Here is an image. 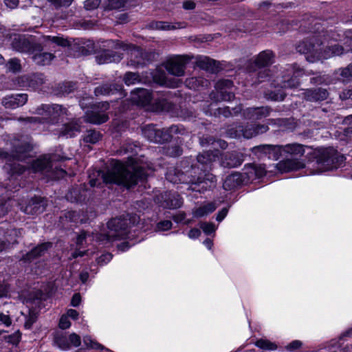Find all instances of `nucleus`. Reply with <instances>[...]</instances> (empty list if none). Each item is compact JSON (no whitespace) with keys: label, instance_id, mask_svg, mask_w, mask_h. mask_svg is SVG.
Segmentation results:
<instances>
[{"label":"nucleus","instance_id":"obj_47","mask_svg":"<svg viewBox=\"0 0 352 352\" xmlns=\"http://www.w3.org/2000/svg\"><path fill=\"white\" fill-rule=\"evenodd\" d=\"M77 131H78V128L76 124L67 123L63 125L61 133L67 137L73 138Z\"/></svg>","mask_w":352,"mask_h":352},{"label":"nucleus","instance_id":"obj_18","mask_svg":"<svg viewBox=\"0 0 352 352\" xmlns=\"http://www.w3.org/2000/svg\"><path fill=\"white\" fill-rule=\"evenodd\" d=\"M53 243L50 241L38 243L29 252L23 254L21 261L25 263H30L36 259L44 256L45 254L52 248Z\"/></svg>","mask_w":352,"mask_h":352},{"label":"nucleus","instance_id":"obj_13","mask_svg":"<svg viewBox=\"0 0 352 352\" xmlns=\"http://www.w3.org/2000/svg\"><path fill=\"white\" fill-rule=\"evenodd\" d=\"M14 84L21 89H36L44 83L43 74H32L15 78Z\"/></svg>","mask_w":352,"mask_h":352},{"label":"nucleus","instance_id":"obj_25","mask_svg":"<svg viewBox=\"0 0 352 352\" xmlns=\"http://www.w3.org/2000/svg\"><path fill=\"white\" fill-rule=\"evenodd\" d=\"M296 51L306 56L308 61L314 62L317 52L316 45L310 40L300 41L296 47Z\"/></svg>","mask_w":352,"mask_h":352},{"label":"nucleus","instance_id":"obj_30","mask_svg":"<svg viewBox=\"0 0 352 352\" xmlns=\"http://www.w3.org/2000/svg\"><path fill=\"white\" fill-rule=\"evenodd\" d=\"M329 96L328 91L322 87L307 89L305 91V98L310 102L323 101Z\"/></svg>","mask_w":352,"mask_h":352},{"label":"nucleus","instance_id":"obj_9","mask_svg":"<svg viewBox=\"0 0 352 352\" xmlns=\"http://www.w3.org/2000/svg\"><path fill=\"white\" fill-rule=\"evenodd\" d=\"M136 216L131 217L129 219L125 217H116L111 219L107 223L109 233L107 234V239L109 241H118L126 239L129 238V223L133 224L135 223Z\"/></svg>","mask_w":352,"mask_h":352},{"label":"nucleus","instance_id":"obj_38","mask_svg":"<svg viewBox=\"0 0 352 352\" xmlns=\"http://www.w3.org/2000/svg\"><path fill=\"white\" fill-rule=\"evenodd\" d=\"M208 80L201 77H192L185 81L186 85L190 89L198 90L208 85Z\"/></svg>","mask_w":352,"mask_h":352},{"label":"nucleus","instance_id":"obj_6","mask_svg":"<svg viewBox=\"0 0 352 352\" xmlns=\"http://www.w3.org/2000/svg\"><path fill=\"white\" fill-rule=\"evenodd\" d=\"M67 109L60 104H43L36 109L37 113L41 117H19L18 120L25 125L55 124L59 122L63 116L67 114Z\"/></svg>","mask_w":352,"mask_h":352},{"label":"nucleus","instance_id":"obj_46","mask_svg":"<svg viewBox=\"0 0 352 352\" xmlns=\"http://www.w3.org/2000/svg\"><path fill=\"white\" fill-rule=\"evenodd\" d=\"M123 81L126 85L129 86L140 82V77L138 73L127 72L124 75Z\"/></svg>","mask_w":352,"mask_h":352},{"label":"nucleus","instance_id":"obj_52","mask_svg":"<svg viewBox=\"0 0 352 352\" xmlns=\"http://www.w3.org/2000/svg\"><path fill=\"white\" fill-rule=\"evenodd\" d=\"M25 171V168L23 165H14L10 168V177L19 178L21 177Z\"/></svg>","mask_w":352,"mask_h":352},{"label":"nucleus","instance_id":"obj_54","mask_svg":"<svg viewBox=\"0 0 352 352\" xmlns=\"http://www.w3.org/2000/svg\"><path fill=\"white\" fill-rule=\"evenodd\" d=\"M173 223L170 220H162L157 223L156 229L158 231H168L171 229Z\"/></svg>","mask_w":352,"mask_h":352},{"label":"nucleus","instance_id":"obj_40","mask_svg":"<svg viewBox=\"0 0 352 352\" xmlns=\"http://www.w3.org/2000/svg\"><path fill=\"white\" fill-rule=\"evenodd\" d=\"M94 93L96 97L100 96H110L115 93V89L113 88L111 84L102 83L95 87Z\"/></svg>","mask_w":352,"mask_h":352},{"label":"nucleus","instance_id":"obj_63","mask_svg":"<svg viewBox=\"0 0 352 352\" xmlns=\"http://www.w3.org/2000/svg\"><path fill=\"white\" fill-rule=\"evenodd\" d=\"M64 217L68 222L76 223L78 219L76 212L74 210H69L65 212Z\"/></svg>","mask_w":352,"mask_h":352},{"label":"nucleus","instance_id":"obj_11","mask_svg":"<svg viewBox=\"0 0 352 352\" xmlns=\"http://www.w3.org/2000/svg\"><path fill=\"white\" fill-rule=\"evenodd\" d=\"M113 47L115 49H120L127 52L129 55L128 60L130 65L135 67L144 65L145 53L140 47L132 43H126L119 40L113 41Z\"/></svg>","mask_w":352,"mask_h":352},{"label":"nucleus","instance_id":"obj_36","mask_svg":"<svg viewBox=\"0 0 352 352\" xmlns=\"http://www.w3.org/2000/svg\"><path fill=\"white\" fill-rule=\"evenodd\" d=\"M102 134L96 129H87L82 135V140L86 143L95 144L102 139Z\"/></svg>","mask_w":352,"mask_h":352},{"label":"nucleus","instance_id":"obj_35","mask_svg":"<svg viewBox=\"0 0 352 352\" xmlns=\"http://www.w3.org/2000/svg\"><path fill=\"white\" fill-rule=\"evenodd\" d=\"M150 106V111L158 113L168 111L171 109L172 104L166 98H157L152 104L151 103Z\"/></svg>","mask_w":352,"mask_h":352},{"label":"nucleus","instance_id":"obj_32","mask_svg":"<svg viewBox=\"0 0 352 352\" xmlns=\"http://www.w3.org/2000/svg\"><path fill=\"white\" fill-rule=\"evenodd\" d=\"M94 110L95 109L87 110L85 112V120L87 122L94 124H101L109 120V117L107 113Z\"/></svg>","mask_w":352,"mask_h":352},{"label":"nucleus","instance_id":"obj_27","mask_svg":"<svg viewBox=\"0 0 352 352\" xmlns=\"http://www.w3.org/2000/svg\"><path fill=\"white\" fill-rule=\"evenodd\" d=\"M272 109L270 107H249L244 111L246 119L252 120H261L267 117Z\"/></svg>","mask_w":352,"mask_h":352},{"label":"nucleus","instance_id":"obj_8","mask_svg":"<svg viewBox=\"0 0 352 352\" xmlns=\"http://www.w3.org/2000/svg\"><path fill=\"white\" fill-rule=\"evenodd\" d=\"M314 154L316 163L327 170L336 169L342 166L346 160L345 156L332 146L318 148Z\"/></svg>","mask_w":352,"mask_h":352},{"label":"nucleus","instance_id":"obj_12","mask_svg":"<svg viewBox=\"0 0 352 352\" xmlns=\"http://www.w3.org/2000/svg\"><path fill=\"white\" fill-rule=\"evenodd\" d=\"M234 82L230 79H219L215 83L214 98L218 101H231L234 98L233 92Z\"/></svg>","mask_w":352,"mask_h":352},{"label":"nucleus","instance_id":"obj_7","mask_svg":"<svg viewBox=\"0 0 352 352\" xmlns=\"http://www.w3.org/2000/svg\"><path fill=\"white\" fill-rule=\"evenodd\" d=\"M186 130L182 124H173L168 128L158 129L153 124L146 125L142 129L144 136L151 142L156 144H164L170 142L174 135H185Z\"/></svg>","mask_w":352,"mask_h":352},{"label":"nucleus","instance_id":"obj_56","mask_svg":"<svg viewBox=\"0 0 352 352\" xmlns=\"http://www.w3.org/2000/svg\"><path fill=\"white\" fill-rule=\"evenodd\" d=\"M100 0H86L84 1V8L87 10H94L98 8Z\"/></svg>","mask_w":352,"mask_h":352},{"label":"nucleus","instance_id":"obj_60","mask_svg":"<svg viewBox=\"0 0 352 352\" xmlns=\"http://www.w3.org/2000/svg\"><path fill=\"white\" fill-rule=\"evenodd\" d=\"M53 4L56 8L61 7H69L73 0H47Z\"/></svg>","mask_w":352,"mask_h":352},{"label":"nucleus","instance_id":"obj_61","mask_svg":"<svg viewBox=\"0 0 352 352\" xmlns=\"http://www.w3.org/2000/svg\"><path fill=\"white\" fill-rule=\"evenodd\" d=\"M344 44L348 47L346 51L352 52V30H348L345 32V37L344 38Z\"/></svg>","mask_w":352,"mask_h":352},{"label":"nucleus","instance_id":"obj_51","mask_svg":"<svg viewBox=\"0 0 352 352\" xmlns=\"http://www.w3.org/2000/svg\"><path fill=\"white\" fill-rule=\"evenodd\" d=\"M8 69L13 73L19 72L21 70V65L18 58H11L7 63Z\"/></svg>","mask_w":352,"mask_h":352},{"label":"nucleus","instance_id":"obj_55","mask_svg":"<svg viewBox=\"0 0 352 352\" xmlns=\"http://www.w3.org/2000/svg\"><path fill=\"white\" fill-rule=\"evenodd\" d=\"M113 258V254L110 252H106L97 258L96 261L98 265H103L107 264Z\"/></svg>","mask_w":352,"mask_h":352},{"label":"nucleus","instance_id":"obj_44","mask_svg":"<svg viewBox=\"0 0 352 352\" xmlns=\"http://www.w3.org/2000/svg\"><path fill=\"white\" fill-rule=\"evenodd\" d=\"M164 153L170 157H177L183 154V149L179 144L168 145L164 147Z\"/></svg>","mask_w":352,"mask_h":352},{"label":"nucleus","instance_id":"obj_39","mask_svg":"<svg viewBox=\"0 0 352 352\" xmlns=\"http://www.w3.org/2000/svg\"><path fill=\"white\" fill-rule=\"evenodd\" d=\"M34 61L41 65H45L50 63L51 60L54 58V55L49 52H37L32 53Z\"/></svg>","mask_w":352,"mask_h":352},{"label":"nucleus","instance_id":"obj_31","mask_svg":"<svg viewBox=\"0 0 352 352\" xmlns=\"http://www.w3.org/2000/svg\"><path fill=\"white\" fill-rule=\"evenodd\" d=\"M186 23L184 21H180L171 24L167 21H152L149 23V28L157 30H173L176 29L185 28L186 27Z\"/></svg>","mask_w":352,"mask_h":352},{"label":"nucleus","instance_id":"obj_50","mask_svg":"<svg viewBox=\"0 0 352 352\" xmlns=\"http://www.w3.org/2000/svg\"><path fill=\"white\" fill-rule=\"evenodd\" d=\"M199 227L204 234L208 236L212 235L216 231L215 225L212 222H201Z\"/></svg>","mask_w":352,"mask_h":352},{"label":"nucleus","instance_id":"obj_53","mask_svg":"<svg viewBox=\"0 0 352 352\" xmlns=\"http://www.w3.org/2000/svg\"><path fill=\"white\" fill-rule=\"evenodd\" d=\"M153 81L154 83L159 85H164L166 83V77L163 72H157L152 76Z\"/></svg>","mask_w":352,"mask_h":352},{"label":"nucleus","instance_id":"obj_23","mask_svg":"<svg viewBox=\"0 0 352 352\" xmlns=\"http://www.w3.org/2000/svg\"><path fill=\"white\" fill-rule=\"evenodd\" d=\"M27 94H16L6 96L2 99V104L6 109H16L24 105L28 101Z\"/></svg>","mask_w":352,"mask_h":352},{"label":"nucleus","instance_id":"obj_10","mask_svg":"<svg viewBox=\"0 0 352 352\" xmlns=\"http://www.w3.org/2000/svg\"><path fill=\"white\" fill-rule=\"evenodd\" d=\"M11 45L15 51L30 54L41 52L43 50V45L36 41L34 36H28L25 34L15 35Z\"/></svg>","mask_w":352,"mask_h":352},{"label":"nucleus","instance_id":"obj_57","mask_svg":"<svg viewBox=\"0 0 352 352\" xmlns=\"http://www.w3.org/2000/svg\"><path fill=\"white\" fill-rule=\"evenodd\" d=\"M276 25L280 34L285 33L290 28V23L287 19L280 20Z\"/></svg>","mask_w":352,"mask_h":352},{"label":"nucleus","instance_id":"obj_17","mask_svg":"<svg viewBox=\"0 0 352 352\" xmlns=\"http://www.w3.org/2000/svg\"><path fill=\"white\" fill-rule=\"evenodd\" d=\"M88 185L86 183L73 186L66 195V197L72 203H86L89 199Z\"/></svg>","mask_w":352,"mask_h":352},{"label":"nucleus","instance_id":"obj_20","mask_svg":"<svg viewBox=\"0 0 352 352\" xmlns=\"http://www.w3.org/2000/svg\"><path fill=\"white\" fill-rule=\"evenodd\" d=\"M280 160L276 164V168L280 173H289L294 170H299L305 167V164L302 161L298 158H288Z\"/></svg>","mask_w":352,"mask_h":352},{"label":"nucleus","instance_id":"obj_26","mask_svg":"<svg viewBox=\"0 0 352 352\" xmlns=\"http://www.w3.org/2000/svg\"><path fill=\"white\" fill-rule=\"evenodd\" d=\"M46 206L45 198L34 195L30 199L25 210L31 214H38L44 212Z\"/></svg>","mask_w":352,"mask_h":352},{"label":"nucleus","instance_id":"obj_22","mask_svg":"<svg viewBox=\"0 0 352 352\" xmlns=\"http://www.w3.org/2000/svg\"><path fill=\"white\" fill-rule=\"evenodd\" d=\"M196 65L201 69L212 74H217L222 70L220 62L208 56L199 57L197 58Z\"/></svg>","mask_w":352,"mask_h":352},{"label":"nucleus","instance_id":"obj_4","mask_svg":"<svg viewBox=\"0 0 352 352\" xmlns=\"http://www.w3.org/2000/svg\"><path fill=\"white\" fill-rule=\"evenodd\" d=\"M252 153L259 160L266 159L278 160L281 157L296 158L302 157L305 154V146L302 144L294 143L285 146L273 144H261L254 146Z\"/></svg>","mask_w":352,"mask_h":352},{"label":"nucleus","instance_id":"obj_41","mask_svg":"<svg viewBox=\"0 0 352 352\" xmlns=\"http://www.w3.org/2000/svg\"><path fill=\"white\" fill-rule=\"evenodd\" d=\"M3 186L7 191L16 192L21 188L20 179L16 177H9L3 183Z\"/></svg>","mask_w":352,"mask_h":352},{"label":"nucleus","instance_id":"obj_21","mask_svg":"<svg viewBox=\"0 0 352 352\" xmlns=\"http://www.w3.org/2000/svg\"><path fill=\"white\" fill-rule=\"evenodd\" d=\"M243 173H232L228 175L223 183V187L226 190H232L241 188L247 184Z\"/></svg>","mask_w":352,"mask_h":352},{"label":"nucleus","instance_id":"obj_34","mask_svg":"<svg viewBox=\"0 0 352 352\" xmlns=\"http://www.w3.org/2000/svg\"><path fill=\"white\" fill-rule=\"evenodd\" d=\"M53 345L62 351H67L71 348L68 337L60 332H56L54 334Z\"/></svg>","mask_w":352,"mask_h":352},{"label":"nucleus","instance_id":"obj_33","mask_svg":"<svg viewBox=\"0 0 352 352\" xmlns=\"http://www.w3.org/2000/svg\"><path fill=\"white\" fill-rule=\"evenodd\" d=\"M333 79L342 83L352 81V62L345 67H341L333 72Z\"/></svg>","mask_w":352,"mask_h":352},{"label":"nucleus","instance_id":"obj_19","mask_svg":"<svg viewBox=\"0 0 352 352\" xmlns=\"http://www.w3.org/2000/svg\"><path fill=\"white\" fill-rule=\"evenodd\" d=\"M162 206L168 209H177L184 203L183 198L176 191H166L162 195Z\"/></svg>","mask_w":352,"mask_h":352},{"label":"nucleus","instance_id":"obj_24","mask_svg":"<svg viewBox=\"0 0 352 352\" xmlns=\"http://www.w3.org/2000/svg\"><path fill=\"white\" fill-rule=\"evenodd\" d=\"M95 58L99 65L118 63L122 60V54L112 50H103L96 55Z\"/></svg>","mask_w":352,"mask_h":352},{"label":"nucleus","instance_id":"obj_2","mask_svg":"<svg viewBox=\"0 0 352 352\" xmlns=\"http://www.w3.org/2000/svg\"><path fill=\"white\" fill-rule=\"evenodd\" d=\"M219 151H207L197 156L196 162L191 158L182 160L179 166L169 170L166 178L173 184L199 185L205 182L213 162L219 159Z\"/></svg>","mask_w":352,"mask_h":352},{"label":"nucleus","instance_id":"obj_14","mask_svg":"<svg viewBox=\"0 0 352 352\" xmlns=\"http://www.w3.org/2000/svg\"><path fill=\"white\" fill-rule=\"evenodd\" d=\"M190 58L187 56H176L166 62L165 68L168 74L175 76L184 75L186 65Z\"/></svg>","mask_w":352,"mask_h":352},{"label":"nucleus","instance_id":"obj_37","mask_svg":"<svg viewBox=\"0 0 352 352\" xmlns=\"http://www.w3.org/2000/svg\"><path fill=\"white\" fill-rule=\"evenodd\" d=\"M34 148L32 144L29 142H24L18 144L14 146L15 156L18 159L23 158L28 153L31 152Z\"/></svg>","mask_w":352,"mask_h":352},{"label":"nucleus","instance_id":"obj_28","mask_svg":"<svg viewBox=\"0 0 352 352\" xmlns=\"http://www.w3.org/2000/svg\"><path fill=\"white\" fill-rule=\"evenodd\" d=\"M244 161V155L236 151L226 153L221 159V164L226 168L239 166Z\"/></svg>","mask_w":352,"mask_h":352},{"label":"nucleus","instance_id":"obj_5","mask_svg":"<svg viewBox=\"0 0 352 352\" xmlns=\"http://www.w3.org/2000/svg\"><path fill=\"white\" fill-rule=\"evenodd\" d=\"M66 159V157L55 153L43 154L32 161L30 164V169L34 173H41L52 180H57L66 175L67 172L61 168L56 167L55 170H53V163L63 162Z\"/></svg>","mask_w":352,"mask_h":352},{"label":"nucleus","instance_id":"obj_3","mask_svg":"<svg viewBox=\"0 0 352 352\" xmlns=\"http://www.w3.org/2000/svg\"><path fill=\"white\" fill-rule=\"evenodd\" d=\"M308 75L305 69L296 63L286 65L280 72V76L278 77V85L273 90L265 91V97L272 101H283L287 94L284 89L297 88L300 85V79L304 76Z\"/></svg>","mask_w":352,"mask_h":352},{"label":"nucleus","instance_id":"obj_48","mask_svg":"<svg viewBox=\"0 0 352 352\" xmlns=\"http://www.w3.org/2000/svg\"><path fill=\"white\" fill-rule=\"evenodd\" d=\"M256 346L263 350L274 351L277 349V345L274 342L265 339H259L256 343Z\"/></svg>","mask_w":352,"mask_h":352},{"label":"nucleus","instance_id":"obj_49","mask_svg":"<svg viewBox=\"0 0 352 352\" xmlns=\"http://www.w3.org/2000/svg\"><path fill=\"white\" fill-rule=\"evenodd\" d=\"M95 48V43L93 41H88L84 43V45L80 47L79 51L82 55L87 56L94 53Z\"/></svg>","mask_w":352,"mask_h":352},{"label":"nucleus","instance_id":"obj_62","mask_svg":"<svg viewBox=\"0 0 352 352\" xmlns=\"http://www.w3.org/2000/svg\"><path fill=\"white\" fill-rule=\"evenodd\" d=\"M58 326L62 329H67L70 327L71 322L67 316L63 314L59 320Z\"/></svg>","mask_w":352,"mask_h":352},{"label":"nucleus","instance_id":"obj_42","mask_svg":"<svg viewBox=\"0 0 352 352\" xmlns=\"http://www.w3.org/2000/svg\"><path fill=\"white\" fill-rule=\"evenodd\" d=\"M76 89V83L73 82H64L59 83L56 87V94L66 96L73 92Z\"/></svg>","mask_w":352,"mask_h":352},{"label":"nucleus","instance_id":"obj_59","mask_svg":"<svg viewBox=\"0 0 352 352\" xmlns=\"http://www.w3.org/2000/svg\"><path fill=\"white\" fill-rule=\"evenodd\" d=\"M68 339H69V342L70 343L71 347L72 346L78 347L80 345V343H81L80 337L78 335L76 334L75 333L70 334L68 336Z\"/></svg>","mask_w":352,"mask_h":352},{"label":"nucleus","instance_id":"obj_58","mask_svg":"<svg viewBox=\"0 0 352 352\" xmlns=\"http://www.w3.org/2000/svg\"><path fill=\"white\" fill-rule=\"evenodd\" d=\"M214 138L210 135H203L199 138V143L202 146L213 144Z\"/></svg>","mask_w":352,"mask_h":352},{"label":"nucleus","instance_id":"obj_43","mask_svg":"<svg viewBox=\"0 0 352 352\" xmlns=\"http://www.w3.org/2000/svg\"><path fill=\"white\" fill-rule=\"evenodd\" d=\"M43 38L45 41L54 43L58 46L65 47H69L71 45L70 41L68 39L65 38L62 36L47 35L44 36Z\"/></svg>","mask_w":352,"mask_h":352},{"label":"nucleus","instance_id":"obj_16","mask_svg":"<svg viewBox=\"0 0 352 352\" xmlns=\"http://www.w3.org/2000/svg\"><path fill=\"white\" fill-rule=\"evenodd\" d=\"M243 170V174L248 184L263 178L267 173L265 165L256 164L255 163L245 164Z\"/></svg>","mask_w":352,"mask_h":352},{"label":"nucleus","instance_id":"obj_64","mask_svg":"<svg viewBox=\"0 0 352 352\" xmlns=\"http://www.w3.org/2000/svg\"><path fill=\"white\" fill-rule=\"evenodd\" d=\"M83 341H84V343L87 346H89L90 348H92V349H99L101 346V345L99 343L92 340L89 337H84Z\"/></svg>","mask_w":352,"mask_h":352},{"label":"nucleus","instance_id":"obj_45","mask_svg":"<svg viewBox=\"0 0 352 352\" xmlns=\"http://www.w3.org/2000/svg\"><path fill=\"white\" fill-rule=\"evenodd\" d=\"M79 105L83 110L85 109H98L100 103H94L93 98L84 97L79 100Z\"/></svg>","mask_w":352,"mask_h":352},{"label":"nucleus","instance_id":"obj_1","mask_svg":"<svg viewBox=\"0 0 352 352\" xmlns=\"http://www.w3.org/2000/svg\"><path fill=\"white\" fill-rule=\"evenodd\" d=\"M148 176L146 168L139 165L133 157H129L126 162L113 160L106 170H88L89 185L92 188L116 184L131 189L146 182Z\"/></svg>","mask_w":352,"mask_h":352},{"label":"nucleus","instance_id":"obj_29","mask_svg":"<svg viewBox=\"0 0 352 352\" xmlns=\"http://www.w3.org/2000/svg\"><path fill=\"white\" fill-rule=\"evenodd\" d=\"M275 53L270 50L261 52L254 60V65L257 68H264L270 66L274 63Z\"/></svg>","mask_w":352,"mask_h":352},{"label":"nucleus","instance_id":"obj_15","mask_svg":"<svg viewBox=\"0 0 352 352\" xmlns=\"http://www.w3.org/2000/svg\"><path fill=\"white\" fill-rule=\"evenodd\" d=\"M153 91L142 87H137L131 91L130 100L134 105L145 107L151 104Z\"/></svg>","mask_w":352,"mask_h":352}]
</instances>
